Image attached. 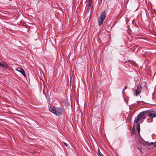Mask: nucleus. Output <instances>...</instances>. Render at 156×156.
Masks as SVG:
<instances>
[{"instance_id": "f257e3e1", "label": "nucleus", "mask_w": 156, "mask_h": 156, "mask_svg": "<svg viewBox=\"0 0 156 156\" xmlns=\"http://www.w3.org/2000/svg\"><path fill=\"white\" fill-rule=\"evenodd\" d=\"M146 117L145 111L141 112L137 115L136 119H135L134 122L136 123H141L146 118Z\"/></svg>"}, {"instance_id": "f03ea898", "label": "nucleus", "mask_w": 156, "mask_h": 156, "mask_svg": "<svg viewBox=\"0 0 156 156\" xmlns=\"http://www.w3.org/2000/svg\"><path fill=\"white\" fill-rule=\"evenodd\" d=\"M49 110L57 116L62 115L64 112L62 108L54 107L50 108Z\"/></svg>"}, {"instance_id": "7ed1b4c3", "label": "nucleus", "mask_w": 156, "mask_h": 156, "mask_svg": "<svg viewBox=\"0 0 156 156\" xmlns=\"http://www.w3.org/2000/svg\"><path fill=\"white\" fill-rule=\"evenodd\" d=\"M106 18L105 13V11L102 12L100 15V17L98 20V25H101L103 23L104 21Z\"/></svg>"}, {"instance_id": "20e7f679", "label": "nucleus", "mask_w": 156, "mask_h": 156, "mask_svg": "<svg viewBox=\"0 0 156 156\" xmlns=\"http://www.w3.org/2000/svg\"><path fill=\"white\" fill-rule=\"evenodd\" d=\"M145 115L146 116H149L151 118H154L156 117V115L154 113H151L149 112L145 111Z\"/></svg>"}, {"instance_id": "39448f33", "label": "nucleus", "mask_w": 156, "mask_h": 156, "mask_svg": "<svg viewBox=\"0 0 156 156\" xmlns=\"http://www.w3.org/2000/svg\"><path fill=\"white\" fill-rule=\"evenodd\" d=\"M141 85H138L137 86V89L135 90V94L136 96L138 95L140 93Z\"/></svg>"}, {"instance_id": "423d86ee", "label": "nucleus", "mask_w": 156, "mask_h": 156, "mask_svg": "<svg viewBox=\"0 0 156 156\" xmlns=\"http://www.w3.org/2000/svg\"><path fill=\"white\" fill-rule=\"evenodd\" d=\"M16 70L18 71L24 77H25L26 76V75L25 73V72L22 68H17Z\"/></svg>"}, {"instance_id": "0eeeda50", "label": "nucleus", "mask_w": 156, "mask_h": 156, "mask_svg": "<svg viewBox=\"0 0 156 156\" xmlns=\"http://www.w3.org/2000/svg\"><path fill=\"white\" fill-rule=\"evenodd\" d=\"M0 66L6 69L9 68L8 64L6 63H4L3 62H0Z\"/></svg>"}, {"instance_id": "6e6552de", "label": "nucleus", "mask_w": 156, "mask_h": 156, "mask_svg": "<svg viewBox=\"0 0 156 156\" xmlns=\"http://www.w3.org/2000/svg\"><path fill=\"white\" fill-rule=\"evenodd\" d=\"M137 124V129L138 133L139 134L140 131V126L139 123Z\"/></svg>"}, {"instance_id": "1a4fd4ad", "label": "nucleus", "mask_w": 156, "mask_h": 156, "mask_svg": "<svg viewBox=\"0 0 156 156\" xmlns=\"http://www.w3.org/2000/svg\"><path fill=\"white\" fill-rule=\"evenodd\" d=\"M98 152L99 155V156H104L100 152V149L99 148L98 149Z\"/></svg>"}, {"instance_id": "9d476101", "label": "nucleus", "mask_w": 156, "mask_h": 156, "mask_svg": "<svg viewBox=\"0 0 156 156\" xmlns=\"http://www.w3.org/2000/svg\"><path fill=\"white\" fill-rule=\"evenodd\" d=\"M139 143L140 144H141L144 145L145 142L144 140H140L139 141Z\"/></svg>"}, {"instance_id": "9b49d317", "label": "nucleus", "mask_w": 156, "mask_h": 156, "mask_svg": "<svg viewBox=\"0 0 156 156\" xmlns=\"http://www.w3.org/2000/svg\"><path fill=\"white\" fill-rule=\"evenodd\" d=\"M91 5H88V6L87 10V11H89V10L91 7Z\"/></svg>"}, {"instance_id": "f8f14e48", "label": "nucleus", "mask_w": 156, "mask_h": 156, "mask_svg": "<svg viewBox=\"0 0 156 156\" xmlns=\"http://www.w3.org/2000/svg\"><path fill=\"white\" fill-rule=\"evenodd\" d=\"M89 0L88 4H89V5H91L92 3V0Z\"/></svg>"}, {"instance_id": "ddd939ff", "label": "nucleus", "mask_w": 156, "mask_h": 156, "mask_svg": "<svg viewBox=\"0 0 156 156\" xmlns=\"http://www.w3.org/2000/svg\"><path fill=\"white\" fill-rule=\"evenodd\" d=\"M63 143L64 144V145L66 147H67L68 146V145H67V144H66V143L64 142H63Z\"/></svg>"}, {"instance_id": "4468645a", "label": "nucleus", "mask_w": 156, "mask_h": 156, "mask_svg": "<svg viewBox=\"0 0 156 156\" xmlns=\"http://www.w3.org/2000/svg\"><path fill=\"white\" fill-rule=\"evenodd\" d=\"M124 90L125 89H127V87H126V86H125L124 87ZM123 90L122 91V92H123Z\"/></svg>"}, {"instance_id": "2eb2a0df", "label": "nucleus", "mask_w": 156, "mask_h": 156, "mask_svg": "<svg viewBox=\"0 0 156 156\" xmlns=\"http://www.w3.org/2000/svg\"><path fill=\"white\" fill-rule=\"evenodd\" d=\"M99 93L100 94L101 93V92H100V90H99Z\"/></svg>"}, {"instance_id": "dca6fc26", "label": "nucleus", "mask_w": 156, "mask_h": 156, "mask_svg": "<svg viewBox=\"0 0 156 156\" xmlns=\"http://www.w3.org/2000/svg\"><path fill=\"white\" fill-rule=\"evenodd\" d=\"M151 144H153V143H151Z\"/></svg>"}, {"instance_id": "f3484780", "label": "nucleus", "mask_w": 156, "mask_h": 156, "mask_svg": "<svg viewBox=\"0 0 156 156\" xmlns=\"http://www.w3.org/2000/svg\"><path fill=\"white\" fill-rule=\"evenodd\" d=\"M155 142L156 143V141H155Z\"/></svg>"}]
</instances>
